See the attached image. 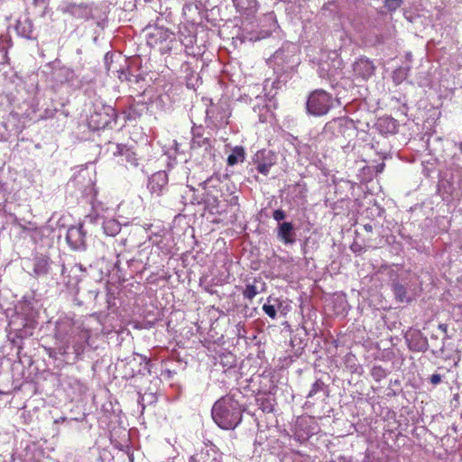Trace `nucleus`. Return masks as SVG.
<instances>
[{"label":"nucleus","instance_id":"45","mask_svg":"<svg viewBox=\"0 0 462 462\" xmlns=\"http://www.w3.org/2000/svg\"><path fill=\"white\" fill-rule=\"evenodd\" d=\"M207 118H210L211 117V114L213 113V108H208L207 109Z\"/></svg>","mask_w":462,"mask_h":462},{"label":"nucleus","instance_id":"10","mask_svg":"<svg viewBox=\"0 0 462 462\" xmlns=\"http://www.w3.org/2000/svg\"><path fill=\"white\" fill-rule=\"evenodd\" d=\"M168 174L164 171H159L153 173L148 181V189L152 194L158 197L164 194L168 189Z\"/></svg>","mask_w":462,"mask_h":462},{"label":"nucleus","instance_id":"36","mask_svg":"<svg viewBox=\"0 0 462 462\" xmlns=\"http://www.w3.org/2000/svg\"><path fill=\"white\" fill-rule=\"evenodd\" d=\"M79 340L80 342H77L73 345V349L76 356H79L84 351V344L86 342L82 341L80 338Z\"/></svg>","mask_w":462,"mask_h":462},{"label":"nucleus","instance_id":"13","mask_svg":"<svg viewBox=\"0 0 462 462\" xmlns=\"http://www.w3.org/2000/svg\"><path fill=\"white\" fill-rule=\"evenodd\" d=\"M200 129L201 127L192 128L193 137L190 143V149L193 152H196L199 149H203L205 153L208 154L209 156H212L213 148L211 145V142L209 138L202 136V134H200Z\"/></svg>","mask_w":462,"mask_h":462},{"label":"nucleus","instance_id":"1","mask_svg":"<svg viewBox=\"0 0 462 462\" xmlns=\"http://www.w3.org/2000/svg\"><path fill=\"white\" fill-rule=\"evenodd\" d=\"M240 395L239 391L230 393L214 403L211 416L219 428L226 430H235L241 423L245 409L237 399Z\"/></svg>","mask_w":462,"mask_h":462},{"label":"nucleus","instance_id":"17","mask_svg":"<svg viewBox=\"0 0 462 462\" xmlns=\"http://www.w3.org/2000/svg\"><path fill=\"white\" fill-rule=\"evenodd\" d=\"M51 260L45 255L35 256L33 260V275L41 277L47 275L51 271Z\"/></svg>","mask_w":462,"mask_h":462},{"label":"nucleus","instance_id":"38","mask_svg":"<svg viewBox=\"0 0 462 462\" xmlns=\"http://www.w3.org/2000/svg\"><path fill=\"white\" fill-rule=\"evenodd\" d=\"M44 351L46 352V354H47L51 358L57 359V357H58V353H57V350H56L55 348H52V347H47V346H45V347H44Z\"/></svg>","mask_w":462,"mask_h":462},{"label":"nucleus","instance_id":"28","mask_svg":"<svg viewBox=\"0 0 462 462\" xmlns=\"http://www.w3.org/2000/svg\"><path fill=\"white\" fill-rule=\"evenodd\" d=\"M416 337H417V342L415 344H412L411 342L410 348L414 351H422V352L426 351L428 348L427 338L421 337V335H420V334H417Z\"/></svg>","mask_w":462,"mask_h":462},{"label":"nucleus","instance_id":"9","mask_svg":"<svg viewBox=\"0 0 462 462\" xmlns=\"http://www.w3.org/2000/svg\"><path fill=\"white\" fill-rule=\"evenodd\" d=\"M62 12L68 14L76 19L89 20L93 17V8L91 5L81 2H67L62 7Z\"/></svg>","mask_w":462,"mask_h":462},{"label":"nucleus","instance_id":"33","mask_svg":"<svg viewBox=\"0 0 462 462\" xmlns=\"http://www.w3.org/2000/svg\"><path fill=\"white\" fill-rule=\"evenodd\" d=\"M404 0H384V5L389 11L397 10L403 3Z\"/></svg>","mask_w":462,"mask_h":462},{"label":"nucleus","instance_id":"32","mask_svg":"<svg viewBox=\"0 0 462 462\" xmlns=\"http://www.w3.org/2000/svg\"><path fill=\"white\" fill-rule=\"evenodd\" d=\"M257 165H256V170L258 172L263 174V175H267L269 171H270V168L271 166L273 165L272 162H260L259 161V158H260V154L258 153L257 155Z\"/></svg>","mask_w":462,"mask_h":462},{"label":"nucleus","instance_id":"15","mask_svg":"<svg viewBox=\"0 0 462 462\" xmlns=\"http://www.w3.org/2000/svg\"><path fill=\"white\" fill-rule=\"evenodd\" d=\"M236 11L246 18L254 17L258 10L256 0H233Z\"/></svg>","mask_w":462,"mask_h":462},{"label":"nucleus","instance_id":"18","mask_svg":"<svg viewBox=\"0 0 462 462\" xmlns=\"http://www.w3.org/2000/svg\"><path fill=\"white\" fill-rule=\"evenodd\" d=\"M15 30L20 36L26 39H32L33 32L32 20L28 16L19 18L16 22Z\"/></svg>","mask_w":462,"mask_h":462},{"label":"nucleus","instance_id":"34","mask_svg":"<svg viewBox=\"0 0 462 462\" xmlns=\"http://www.w3.org/2000/svg\"><path fill=\"white\" fill-rule=\"evenodd\" d=\"M263 310L271 319H274L276 318L277 312H276V309L273 305L266 303L263 306Z\"/></svg>","mask_w":462,"mask_h":462},{"label":"nucleus","instance_id":"4","mask_svg":"<svg viewBox=\"0 0 462 462\" xmlns=\"http://www.w3.org/2000/svg\"><path fill=\"white\" fill-rule=\"evenodd\" d=\"M332 105V96L322 89H318L309 96L307 111L315 116H321L328 114Z\"/></svg>","mask_w":462,"mask_h":462},{"label":"nucleus","instance_id":"22","mask_svg":"<svg viewBox=\"0 0 462 462\" xmlns=\"http://www.w3.org/2000/svg\"><path fill=\"white\" fill-rule=\"evenodd\" d=\"M318 394H322L325 397L328 395V385H326V383L320 379L316 380L312 383L311 388L307 395V398H313Z\"/></svg>","mask_w":462,"mask_h":462},{"label":"nucleus","instance_id":"44","mask_svg":"<svg viewBox=\"0 0 462 462\" xmlns=\"http://www.w3.org/2000/svg\"><path fill=\"white\" fill-rule=\"evenodd\" d=\"M66 273H68L67 267L63 264L61 269V275L65 277Z\"/></svg>","mask_w":462,"mask_h":462},{"label":"nucleus","instance_id":"19","mask_svg":"<svg viewBox=\"0 0 462 462\" xmlns=\"http://www.w3.org/2000/svg\"><path fill=\"white\" fill-rule=\"evenodd\" d=\"M53 75L55 80L60 84H72L76 79V74L74 70L67 67H61L55 69Z\"/></svg>","mask_w":462,"mask_h":462},{"label":"nucleus","instance_id":"23","mask_svg":"<svg viewBox=\"0 0 462 462\" xmlns=\"http://www.w3.org/2000/svg\"><path fill=\"white\" fill-rule=\"evenodd\" d=\"M104 233L109 236H115L121 231V224L114 218L106 219L103 222Z\"/></svg>","mask_w":462,"mask_h":462},{"label":"nucleus","instance_id":"27","mask_svg":"<svg viewBox=\"0 0 462 462\" xmlns=\"http://www.w3.org/2000/svg\"><path fill=\"white\" fill-rule=\"evenodd\" d=\"M32 334V328H28V327H24L23 329L18 330L16 332L15 337L11 339L12 344L18 347V352H17L18 355L20 354V351L23 348V346L21 345L23 338H24L28 336H31Z\"/></svg>","mask_w":462,"mask_h":462},{"label":"nucleus","instance_id":"26","mask_svg":"<svg viewBox=\"0 0 462 462\" xmlns=\"http://www.w3.org/2000/svg\"><path fill=\"white\" fill-rule=\"evenodd\" d=\"M393 287L397 300H399L400 302L411 301V298L410 295H408L407 290L402 284L399 282H394Z\"/></svg>","mask_w":462,"mask_h":462},{"label":"nucleus","instance_id":"7","mask_svg":"<svg viewBox=\"0 0 462 462\" xmlns=\"http://www.w3.org/2000/svg\"><path fill=\"white\" fill-rule=\"evenodd\" d=\"M108 152L114 156L118 158V163L125 164V167H138V158L136 153L125 144L109 143Z\"/></svg>","mask_w":462,"mask_h":462},{"label":"nucleus","instance_id":"39","mask_svg":"<svg viewBox=\"0 0 462 462\" xmlns=\"http://www.w3.org/2000/svg\"><path fill=\"white\" fill-rule=\"evenodd\" d=\"M430 382L434 384V385H437L439 384L440 382H441V375L439 374H433L430 377Z\"/></svg>","mask_w":462,"mask_h":462},{"label":"nucleus","instance_id":"5","mask_svg":"<svg viewBox=\"0 0 462 462\" xmlns=\"http://www.w3.org/2000/svg\"><path fill=\"white\" fill-rule=\"evenodd\" d=\"M149 30L146 41L147 44L152 48H159L162 53H166L171 50V42H173V33L168 29L163 27H151L148 26Z\"/></svg>","mask_w":462,"mask_h":462},{"label":"nucleus","instance_id":"24","mask_svg":"<svg viewBox=\"0 0 462 462\" xmlns=\"http://www.w3.org/2000/svg\"><path fill=\"white\" fill-rule=\"evenodd\" d=\"M221 185L220 179L218 177L211 176L208 178L206 180L200 183L203 190L205 192H219V187Z\"/></svg>","mask_w":462,"mask_h":462},{"label":"nucleus","instance_id":"46","mask_svg":"<svg viewBox=\"0 0 462 462\" xmlns=\"http://www.w3.org/2000/svg\"><path fill=\"white\" fill-rule=\"evenodd\" d=\"M79 268L80 267L78 264H74L73 266H71L69 273L73 272L74 270L79 269Z\"/></svg>","mask_w":462,"mask_h":462},{"label":"nucleus","instance_id":"31","mask_svg":"<svg viewBox=\"0 0 462 462\" xmlns=\"http://www.w3.org/2000/svg\"><path fill=\"white\" fill-rule=\"evenodd\" d=\"M371 375L376 382H380L386 377L387 372L382 366L374 365L371 370Z\"/></svg>","mask_w":462,"mask_h":462},{"label":"nucleus","instance_id":"21","mask_svg":"<svg viewBox=\"0 0 462 462\" xmlns=\"http://www.w3.org/2000/svg\"><path fill=\"white\" fill-rule=\"evenodd\" d=\"M257 404L259 408L265 413H271L274 411V406L276 404L275 398L271 396L270 394H264L263 396L258 397L256 399Z\"/></svg>","mask_w":462,"mask_h":462},{"label":"nucleus","instance_id":"40","mask_svg":"<svg viewBox=\"0 0 462 462\" xmlns=\"http://www.w3.org/2000/svg\"><path fill=\"white\" fill-rule=\"evenodd\" d=\"M188 192H189V193H191V199H190V202H191L192 200H195V199H201V197L197 196V195L195 194V190H194V189L189 188Z\"/></svg>","mask_w":462,"mask_h":462},{"label":"nucleus","instance_id":"20","mask_svg":"<svg viewBox=\"0 0 462 462\" xmlns=\"http://www.w3.org/2000/svg\"><path fill=\"white\" fill-rule=\"evenodd\" d=\"M204 203L210 209L217 208L219 204L218 193L205 192L201 196V199H195L191 201V204H201Z\"/></svg>","mask_w":462,"mask_h":462},{"label":"nucleus","instance_id":"29","mask_svg":"<svg viewBox=\"0 0 462 462\" xmlns=\"http://www.w3.org/2000/svg\"><path fill=\"white\" fill-rule=\"evenodd\" d=\"M259 292L260 290L255 284H247L243 291V296L252 300Z\"/></svg>","mask_w":462,"mask_h":462},{"label":"nucleus","instance_id":"3","mask_svg":"<svg viewBox=\"0 0 462 462\" xmlns=\"http://www.w3.org/2000/svg\"><path fill=\"white\" fill-rule=\"evenodd\" d=\"M76 335L84 342H88L90 337V332L77 324L72 317L65 316L60 318L56 322L54 337L60 342L69 340V337Z\"/></svg>","mask_w":462,"mask_h":462},{"label":"nucleus","instance_id":"35","mask_svg":"<svg viewBox=\"0 0 462 462\" xmlns=\"http://www.w3.org/2000/svg\"><path fill=\"white\" fill-rule=\"evenodd\" d=\"M70 341L65 340L63 342H60V346L56 347L58 355L65 356L67 355L68 349L69 347Z\"/></svg>","mask_w":462,"mask_h":462},{"label":"nucleus","instance_id":"12","mask_svg":"<svg viewBox=\"0 0 462 462\" xmlns=\"http://www.w3.org/2000/svg\"><path fill=\"white\" fill-rule=\"evenodd\" d=\"M375 66L372 60L365 57L359 58L353 64L354 75L357 79L367 80L374 74Z\"/></svg>","mask_w":462,"mask_h":462},{"label":"nucleus","instance_id":"42","mask_svg":"<svg viewBox=\"0 0 462 462\" xmlns=\"http://www.w3.org/2000/svg\"><path fill=\"white\" fill-rule=\"evenodd\" d=\"M119 79L123 81V80H129V78H128V75L127 73H125V71H121L120 75L118 76Z\"/></svg>","mask_w":462,"mask_h":462},{"label":"nucleus","instance_id":"30","mask_svg":"<svg viewBox=\"0 0 462 462\" xmlns=\"http://www.w3.org/2000/svg\"><path fill=\"white\" fill-rule=\"evenodd\" d=\"M220 363L225 368H231L235 365L236 357L231 353H226L220 356Z\"/></svg>","mask_w":462,"mask_h":462},{"label":"nucleus","instance_id":"6","mask_svg":"<svg viewBox=\"0 0 462 462\" xmlns=\"http://www.w3.org/2000/svg\"><path fill=\"white\" fill-rule=\"evenodd\" d=\"M355 134L354 123L346 117L334 118L328 122L323 129V134L328 138L350 137Z\"/></svg>","mask_w":462,"mask_h":462},{"label":"nucleus","instance_id":"2","mask_svg":"<svg viewBox=\"0 0 462 462\" xmlns=\"http://www.w3.org/2000/svg\"><path fill=\"white\" fill-rule=\"evenodd\" d=\"M300 63L299 48L294 43L283 44L270 59V64L278 75L293 72Z\"/></svg>","mask_w":462,"mask_h":462},{"label":"nucleus","instance_id":"25","mask_svg":"<svg viewBox=\"0 0 462 462\" xmlns=\"http://www.w3.org/2000/svg\"><path fill=\"white\" fill-rule=\"evenodd\" d=\"M245 158V149L242 146H236L227 157V164L234 166L240 162H244Z\"/></svg>","mask_w":462,"mask_h":462},{"label":"nucleus","instance_id":"43","mask_svg":"<svg viewBox=\"0 0 462 462\" xmlns=\"http://www.w3.org/2000/svg\"><path fill=\"white\" fill-rule=\"evenodd\" d=\"M364 228H365V231H367V232H372V231H373V226H372L371 224H365V225L364 226Z\"/></svg>","mask_w":462,"mask_h":462},{"label":"nucleus","instance_id":"37","mask_svg":"<svg viewBox=\"0 0 462 462\" xmlns=\"http://www.w3.org/2000/svg\"><path fill=\"white\" fill-rule=\"evenodd\" d=\"M273 217L277 222H281L286 217V214L282 209H276L273 213Z\"/></svg>","mask_w":462,"mask_h":462},{"label":"nucleus","instance_id":"16","mask_svg":"<svg viewBox=\"0 0 462 462\" xmlns=\"http://www.w3.org/2000/svg\"><path fill=\"white\" fill-rule=\"evenodd\" d=\"M398 122L393 117L383 116L375 123V128L382 134H394L398 129Z\"/></svg>","mask_w":462,"mask_h":462},{"label":"nucleus","instance_id":"41","mask_svg":"<svg viewBox=\"0 0 462 462\" xmlns=\"http://www.w3.org/2000/svg\"><path fill=\"white\" fill-rule=\"evenodd\" d=\"M439 329H440L445 335L448 333V325L447 324H439Z\"/></svg>","mask_w":462,"mask_h":462},{"label":"nucleus","instance_id":"8","mask_svg":"<svg viewBox=\"0 0 462 462\" xmlns=\"http://www.w3.org/2000/svg\"><path fill=\"white\" fill-rule=\"evenodd\" d=\"M116 110L110 106H101L95 109L90 116V123L97 129L106 128L112 122L116 121Z\"/></svg>","mask_w":462,"mask_h":462},{"label":"nucleus","instance_id":"14","mask_svg":"<svg viewBox=\"0 0 462 462\" xmlns=\"http://www.w3.org/2000/svg\"><path fill=\"white\" fill-rule=\"evenodd\" d=\"M295 231L292 223L282 222L277 226V237L285 245H292L295 243Z\"/></svg>","mask_w":462,"mask_h":462},{"label":"nucleus","instance_id":"11","mask_svg":"<svg viewBox=\"0 0 462 462\" xmlns=\"http://www.w3.org/2000/svg\"><path fill=\"white\" fill-rule=\"evenodd\" d=\"M66 239L72 249H84L86 246V231L83 225L70 226L67 231Z\"/></svg>","mask_w":462,"mask_h":462}]
</instances>
